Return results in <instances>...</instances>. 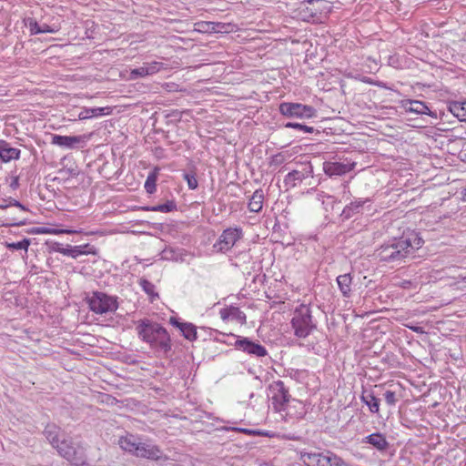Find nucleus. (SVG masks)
Instances as JSON below:
<instances>
[{"label": "nucleus", "instance_id": "34", "mask_svg": "<svg viewBox=\"0 0 466 466\" xmlns=\"http://www.w3.org/2000/svg\"><path fill=\"white\" fill-rule=\"evenodd\" d=\"M384 399L386 403L390 406H395L399 401V398H397L396 392L390 390L385 391Z\"/></svg>", "mask_w": 466, "mask_h": 466}, {"label": "nucleus", "instance_id": "3", "mask_svg": "<svg viewBox=\"0 0 466 466\" xmlns=\"http://www.w3.org/2000/svg\"><path fill=\"white\" fill-rule=\"evenodd\" d=\"M299 460L306 466H349L340 457L330 451H301Z\"/></svg>", "mask_w": 466, "mask_h": 466}, {"label": "nucleus", "instance_id": "20", "mask_svg": "<svg viewBox=\"0 0 466 466\" xmlns=\"http://www.w3.org/2000/svg\"><path fill=\"white\" fill-rule=\"evenodd\" d=\"M364 442L372 445L377 450L383 451H386L389 447V442L386 438L381 433H372L367 436L364 440Z\"/></svg>", "mask_w": 466, "mask_h": 466}, {"label": "nucleus", "instance_id": "51", "mask_svg": "<svg viewBox=\"0 0 466 466\" xmlns=\"http://www.w3.org/2000/svg\"><path fill=\"white\" fill-rule=\"evenodd\" d=\"M411 282L410 280H403L400 284V287L406 289L409 288Z\"/></svg>", "mask_w": 466, "mask_h": 466}, {"label": "nucleus", "instance_id": "32", "mask_svg": "<svg viewBox=\"0 0 466 466\" xmlns=\"http://www.w3.org/2000/svg\"><path fill=\"white\" fill-rule=\"evenodd\" d=\"M146 76H149V72H148L147 67H146L145 65L140 67L132 69L130 71V78L131 79H137L138 77H144Z\"/></svg>", "mask_w": 466, "mask_h": 466}, {"label": "nucleus", "instance_id": "1", "mask_svg": "<svg viewBox=\"0 0 466 466\" xmlns=\"http://www.w3.org/2000/svg\"><path fill=\"white\" fill-rule=\"evenodd\" d=\"M423 243L424 240L419 234L412 231L381 245L376 250V257L380 261L400 265L405 262L415 250L420 248Z\"/></svg>", "mask_w": 466, "mask_h": 466}, {"label": "nucleus", "instance_id": "9", "mask_svg": "<svg viewBox=\"0 0 466 466\" xmlns=\"http://www.w3.org/2000/svg\"><path fill=\"white\" fill-rule=\"evenodd\" d=\"M236 350L256 358H261L268 355L267 349L258 341H254L247 337H237L233 343Z\"/></svg>", "mask_w": 466, "mask_h": 466}, {"label": "nucleus", "instance_id": "44", "mask_svg": "<svg viewBox=\"0 0 466 466\" xmlns=\"http://www.w3.org/2000/svg\"><path fill=\"white\" fill-rule=\"evenodd\" d=\"M302 4H309V5H319V10H321V5H327L328 2L324 1V0H304L302 2Z\"/></svg>", "mask_w": 466, "mask_h": 466}, {"label": "nucleus", "instance_id": "45", "mask_svg": "<svg viewBox=\"0 0 466 466\" xmlns=\"http://www.w3.org/2000/svg\"><path fill=\"white\" fill-rule=\"evenodd\" d=\"M238 431L248 433V434L253 433V434L261 435V436H268V434L267 432H262L259 431H251V430H248V429H238Z\"/></svg>", "mask_w": 466, "mask_h": 466}, {"label": "nucleus", "instance_id": "42", "mask_svg": "<svg viewBox=\"0 0 466 466\" xmlns=\"http://www.w3.org/2000/svg\"><path fill=\"white\" fill-rule=\"evenodd\" d=\"M78 119L85 120L91 118V113L89 108H83L77 115Z\"/></svg>", "mask_w": 466, "mask_h": 466}, {"label": "nucleus", "instance_id": "12", "mask_svg": "<svg viewBox=\"0 0 466 466\" xmlns=\"http://www.w3.org/2000/svg\"><path fill=\"white\" fill-rule=\"evenodd\" d=\"M86 142V136L53 135L51 143L66 148H82Z\"/></svg>", "mask_w": 466, "mask_h": 466}, {"label": "nucleus", "instance_id": "2", "mask_svg": "<svg viewBox=\"0 0 466 466\" xmlns=\"http://www.w3.org/2000/svg\"><path fill=\"white\" fill-rule=\"evenodd\" d=\"M136 330L138 337L150 348L167 354L171 350V339L167 329L160 324L147 319H139L137 322Z\"/></svg>", "mask_w": 466, "mask_h": 466}, {"label": "nucleus", "instance_id": "14", "mask_svg": "<svg viewBox=\"0 0 466 466\" xmlns=\"http://www.w3.org/2000/svg\"><path fill=\"white\" fill-rule=\"evenodd\" d=\"M135 456L152 461H158L163 457V452L157 445L139 442Z\"/></svg>", "mask_w": 466, "mask_h": 466}, {"label": "nucleus", "instance_id": "13", "mask_svg": "<svg viewBox=\"0 0 466 466\" xmlns=\"http://www.w3.org/2000/svg\"><path fill=\"white\" fill-rule=\"evenodd\" d=\"M354 162H331L326 161L323 164V170L329 177L343 176L355 167Z\"/></svg>", "mask_w": 466, "mask_h": 466}, {"label": "nucleus", "instance_id": "22", "mask_svg": "<svg viewBox=\"0 0 466 466\" xmlns=\"http://www.w3.org/2000/svg\"><path fill=\"white\" fill-rule=\"evenodd\" d=\"M360 399L369 407L371 413H379L380 400L373 392L363 390Z\"/></svg>", "mask_w": 466, "mask_h": 466}, {"label": "nucleus", "instance_id": "33", "mask_svg": "<svg viewBox=\"0 0 466 466\" xmlns=\"http://www.w3.org/2000/svg\"><path fill=\"white\" fill-rule=\"evenodd\" d=\"M285 127L303 130L304 132H307V133H313L314 132V128L312 127H309V126H306V125H303V124H299V123H295V122H288V123H286L285 124Z\"/></svg>", "mask_w": 466, "mask_h": 466}, {"label": "nucleus", "instance_id": "11", "mask_svg": "<svg viewBox=\"0 0 466 466\" xmlns=\"http://www.w3.org/2000/svg\"><path fill=\"white\" fill-rule=\"evenodd\" d=\"M241 237L242 231L240 228H227L222 232L218 241L214 245V248H217L218 251L226 252L229 250Z\"/></svg>", "mask_w": 466, "mask_h": 466}, {"label": "nucleus", "instance_id": "47", "mask_svg": "<svg viewBox=\"0 0 466 466\" xmlns=\"http://www.w3.org/2000/svg\"><path fill=\"white\" fill-rule=\"evenodd\" d=\"M41 30H42V33H55V32H56V29L52 28L47 24L41 25Z\"/></svg>", "mask_w": 466, "mask_h": 466}, {"label": "nucleus", "instance_id": "23", "mask_svg": "<svg viewBox=\"0 0 466 466\" xmlns=\"http://www.w3.org/2000/svg\"><path fill=\"white\" fill-rule=\"evenodd\" d=\"M264 193L262 189H257L251 196L248 208L250 212L258 213L263 207Z\"/></svg>", "mask_w": 466, "mask_h": 466}, {"label": "nucleus", "instance_id": "28", "mask_svg": "<svg viewBox=\"0 0 466 466\" xmlns=\"http://www.w3.org/2000/svg\"><path fill=\"white\" fill-rule=\"evenodd\" d=\"M139 285L142 289L150 297L151 302L159 298L158 293L155 292V285L149 280L146 279H140Z\"/></svg>", "mask_w": 466, "mask_h": 466}, {"label": "nucleus", "instance_id": "19", "mask_svg": "<svg viewBox=\"0 0 466 466\" xmlns=\"http://www.w3.org/2000/svg\"><path fill=\"white\" fill-rule=\"evenodd\" d=\"M369 201H370L369 198H366L364 200L357 199V200L351 201L349 205H347L343 208V210L341 212V217L345 219H349V218H352L355 214L360 213L363 205Z\"/></svg>", "mask_w": 466, "mask_h": 466}, {"label": "nucleus", "instance_id": "16", "mask_svg": "<svg viewBox=\"0 0 466 466\" xmlns=\"http://www.w3.org/2000/svg\"><path fill=\"white\" fill-rule=\"evenodd\" d=\"M402 106L407 112L416 113L419 115H432V112L430 110L428 106L422 101L410 99L403 100Z\"/></svg>", "mask_w": 466, "mask_h": 466}, {"label": "nucleus", "instance_id": "8", "mask_svg": "<svg viewBox=\"0 0 466 466\" xmlns=\"http://www.w3.org/2000/svg\"><path fill=\"white\" fill-rule=\"evenodd\" d=\"M269 388L273 391L272 405L274 410L279 412L284 411L291 398L289 389L286 388L282 380L274 381Z\"/></svg>", "mask_w": 466, "mask_h": 466}, {"label": "nucleus", "instance_id": "30", "mask_svg": "<svg viewBox=\"0 0 466 466\" xmlns=\"http://www.w3.org/2000/svg\"><path fill=\"white\" fill-rule=\"evenodd\" d=\"M183 177L187 181V187L189 189L194 190V189L198 188V182L197 179V173H196L195 168L193 170H191L190 172H185L183 174Z\"/></svg>", "mask_w": 466, "mask_h": 466}, {"label": "nucleus", "instance_id": "38", "mask_svg": "<svg viewBox=\"0 0 466 466\" xmlns=\"http://www.w3.org/2000/svg\"><path fill=\"white\" fill-rule=\"evenodd\" d=\"M28 25H29V29H30L31 35H36V34L42 33L41 25H39L35 19L30 18Z\"/></svg>", "mask_w": 466, "mask_h": 466}, {"label": "nucleus", "instance_id": "7", "mask_svg": "<svg viewBox=\"0 0 466 466\" xmlns=\"http://www.w3.org/2000/svg\"><path fill=\"white\" fill-rule=\"evenodd\" d=\"M279 112L286 117L311 118L316 116L317 110L308 105L292 102H283L279 105Z\"/></svg>", "mask_w": 466, "mask_h": 466}, {"label": "nucleus", "instance_id": "46", "mask_svg": "<svg viewBox=\"0 0 466 466\" xmlns=\"http://www.w3.org/2000/svg\"><path fill=\"white\" fill-rule=\"evenodd\" d=\"M31 232L42 234V233H51V232H55V231L50 228H34Z\"/></svg>", "mask_w": 466, "mask_h": 466}, {"label": "nucleus", "instance_id": "40", "mask_svg": "<svg viewBox=\"0 0 466 466\" xmlns=\"http://www.w3.org/2000/svg\"><path fill=\"white\" fill-rule=\"evenodd\" d=\"M146 67H147L149 75H153L160 70L161 64L159 62H152L150 64H145Z\"/></svg>", "mask_w": 466, "mask_h": 466}, {"label": "nucleus", "instance_id": "37", "mask_svg": "<svg viewBox=\"0 0 466 466\" xmlns=\"http://www.w3.org/2000/svg\"><path fill=\"white\" fill-rule=\"evenodd\" d=\"M95 254V251L91 250H83L81 246L70 247V255L72 258H76L79 255L82 254Z\"/></svg>", "mask_w": 466, "mask_h": 466}, {"label": "nucleus", "instance_id": "17", "mask_svg": "<svg viewBox=\"0 0 466 466\" xmlns=\"http://www.w3.org/2000/svg\"><path fill=\"white\" fill-rule=\"evenodd\" d=\"M20 149L12 147L8 142L0 139V159L3 162H9L12 159H18Z\"/></svg>", "mask_w": 466, "mask_h": 466}, {"label": "nucleus", "instance_id": "48", "mask_svg": "<svg viewBox=\"0 0 466 466\" xmlns=\"http://www.w3.org/2000/svg\"><path fill=\"white\" fill-rule=\"evenodd\" d=\"M169 323L172 324L174 327L179 329V327H182L185 322H180L177 319L171 317L169 319Z\"/></svg>", "mask_w": 466, "mask_h": 466}, {"label": "nucleus", "instance_id": "29", "mask_svg": "<svg viewBox=\"0 0 466 466\" xmlns=\"http://www.w3.org/2000/svg\"><path fill=\"white\" fill-rule=\"evenodd\" d=\"M230 319H235L240 324L246 323V314L238 307L230 306L228 308Z\"/></svg>", "mask_w": 466, "mask_h": 466}, {"label": "nucleus", "instance_id": "31", "mask_svg": "<svg viewBox=\"0 0 466 466\" xmlns=\"http://www.w3.org/2000/svg\"><path fill=\"white\" fill-rule=\"evenodd\" d=\"M29 245H30V239H28V238H24L23 240L18 241V242H12V243L6 242V244H5L6 248L10 250L24 249L25 252H27Z\"/></svg>", "mask_w": 466, "mask_h": 466}, {"label": "nucleus", "instance_id": "25", "mask_svg": "<svg viewBox=\"0 0 466 466\" xmlns=\"http://www.w3.org/2000/svg\"><path fill=\"white\" fill-rule=\"evenodd\" d=\"M183 337L190 341L198 339L197 327L189 322H185L182 327H179Z\"/></svg>", "mask_w": 466, "mask_h": 466}, {"label": "nucleus", "instance_id": "49", "mask_svg": "<svg viewBox=\"0 0 466 466\" xmlns=\"http://www.w3.org/2000/svg\"><path fill=\"white\" fill-rule=\"evenodd\" d=\"M55 250L63 255H66V256L70 255V247H68V248L57 247L56 248H55Z\"/></svg>", "mask_w": 466, "mask_h": 466}, {"label": "nucleus", "instance_id": "6", "mask_svg": "<svg viewBox=\"0 0 466 466\" xmlns=\"http://www.w3.org/2000/svg\"><path fill=\"white\" fill-rule=\"evenodd\" d=\"M89 309L96 314H105L115 311L117 309L116 299L104 292L94 291L87 298Z\"/></svg>", "mask_w": 466, "mask_h": 466}, {"label": "nucleus", "instance_id": "50", "mask_svg": "<svg viewBox=\"0 0 466 466\" xmlns=\"http://www.w3.org/2000/svg\"><path fill=\"white\" fill-rule=\"evenodd\" d=\"M220 316L223 319H230V316L228 314V308L227 309H223L220 310Z\"/></svg>", "mask_w": 466, "mask_h": 466}, {"label": "nucleus", "instance_id": "53", "mask_svg": "<svg viewBox=\"0 0 466 466\" xmlns=\"http://www.w3.org/2000/svg\"><path fill=\"white\" fill-rule=\"evenodd\" d=\"M420 329V328H413L412 329H413L414 331H419V329Z\"/></svg>", "mask_w": 466, "mask_h": 466}, {"label": "nucleus", "instance_id": "36", "mask_svg": "<svg viewBox=\"0 0 466 466\" xmlns=\"http://www.w3.org/2000/svg\"><path fill=\"white\" fill-rule=\"evenodd\" d=\"M90 109V113H91V116H104V115H109L111 112H112V109L111 107H94V108H89Z\"/></svg>", "mask_w": 466, "mask_h": 466}, {"label": "nucleus", "instance_id": "35", "mask_svg": "<svg viewBox=\"0 0 466 466\" xmlns=\"http://www.w3.org/2000/svg\"><path fill=\"white\" fill-rule=\"evenodd\" d=\"M198 25H199V28H198L199 31H204V32H208V31L218 32V31H220L218 29L219 24L208 22V23L199 24Z\"/></svg>", "mask_w": 466, "mask_h": 466}, {"label": "nucleus", "instance_id": "4", "mask_svg": "<svg viewBox=\"0 0 466 466\" xmlns=\"http://www.w3.org/2000/svg\"><path fill=\"white\" fill-rule=\"evenodd\" d=\"M291 326L294 329V335L300 339L307 338L317 329L316 323L312 320L310 308L308 305L301 304L295 309Z\"/></svg>", "mask_w": 466, "mask_h": 466}, {"label": "nucleus", "instance_id": "41", "mask_svg": "<svg viewBox=\"0 0 466 466\" xmlns=\"http://www.w3.org/2000/svg\"><path fill=\"white\" fill-rule=\"evenodd\" d=\"M11 206L17 207V208H21L22 210H28L24 205H22L19 201H17L15 199H13L12 201H10V203L8 205H0V208H6Z\"/></svg>", "mask_w": 466, "mask_h": 466}, {"label": "nucleus", "instance_id": "52", "mask_svg": "<svg viewBox=\"0 0 466 466\" xmlns=\"http://www.w3.org/2000/svg\"><path fill=\"white\" fill-rule=\"evenodd\" d=\"M17 186H18V179H17V177H15V178L14 179V181L11 183V187H12L13 188H16V187H17Z\"/></svg>", "mask_w": 466, "mask_h": 466}, {"label": "nucleus", "instance_id": "24", "mask_svg": "<svg viewBox=\"0 0 466 466\" xmlns=\"http://www.w3.org/2000/svg\"><path fill=\"white\" fill-rule=\"evenodd\" d=\"M449 111L460 121L466 122V101H452L449 104Z\"/></svg>", "mask_w": 466, "mask_h": 466}, {"label": "nucleus", "instance_id": "10", "mask_svg": "<svg viewBox=\"0 0 466 466\" xmlns=\"http://www.w3.org/2000/svg\"><path fill=\"white\" fill-rule=\"evenodd\" d=\"M313 176V167L309 161L298 164L297 168L291 170L284 178V183L289 187H296L298 183Z\"/></svg>", "mask_w": 466, "mask_h": 466}, {"label": "nucleus", "instance_id": "21", "mask_svg": "<svg viewBox=\"0 0 466 466\" xmlns=\"http://www.w3.org/2000/svg\"><path fill=\"white\" fill-rule=\"evenodd\" d=\"M118 444L125 451L136 455L139 441H137L136 436L129 434L121 437L118 441Z\"/></svg>", "mask_w": 466, "mask_h": 466}, {"label": "nucleus", "instance_id": "15", "mask_svg": "<svg viewBox=\"0 0 466 466\" xmlns=\"http://www.w3.org/2000/svg\"><path fill=\"white\" fill-rule=\"evenodd\" d=\"M61 428L55 423H48L43 431V434L56 450L58 448L59 444H61L60 434Z\"/></svg>", "mask_w": 466, "mask_h": 466}, {"label": "nucleus", "instance_id": "27", "mask_svg": "<svg viewBox=\"0 0 466 466\" xmlns=\"http://www.w3.org/2000/svg\"><path fill=\"white\" fill-rule=\"evenodd\" d=\"M158 172L159 168L156 167L147 177L145 182V189L148 194H153L156 191Z\"/></svg>", "mask_w": 466, "mask_h": 466}, {"label": "nucleus", "instance_id": "26", "mask_svg": "<svg viewBox=\"0 0 466 466\" xmlns=\"http://www.w3.org/2000/svg\"><path fill=\"white\" fill-rule=\"evenodd\" d=\"M145 209L156 212L168 213L177 210V204L174 200H167L164 204L147 207Z\"/></svg>", "mask_w": 466, "mask_h": 466}, {"label": "nucleus", "instance_id": "18", "mask_svg": "<svg viewBox=\"0 0 466 466\" xmlns=\"http://www.w3.org/2000/svg\"><path fill=\"white\" fill-rule=\"evenodd\" d=\"M337 283L344 298H350L352 295V277L350 273L342 274L337 277Z\"/></svg>", "mask_w": 466, "mask_h": 466}, {"label": "nucleus", "instance_id": "5", "mask_svg": "<svg viewBox=\"0 0 466 466\" xmlns=\"http://www.w3.org/2000/svg\"><path fill=\"white\" fill-rule=\"evenodd\" d=\"M58 454L75 466L86 464V448L81 441L64 438L56 449Z\"/></svg>", "mask_w": 466, "mask_h": 466}, {"label": "nucleus", "instance_id": "39", "mask_svg": "<svg viewBox=\"0 0 466 466\" xmlns=\"http://www.w3.org/2000/svg\"><path fill=\"white\" fill-rule=\"evenodd\" d=\"M285 161V157L281 153H278L272 156L269 165L270 166H279L281 165Z\"/></svg>", "mask_w": 466, "mask_h": 466}, {"label": "nucleus", "instance_id": "43", "mask_svg": "<svg viewBox=\"0 0 466 466\" xmlns=\"http://www.w3.org/2000/svg\"><path fill=\"white\" fill-rule=\"evenodd\" d=\"M9 220H10V222H8L7 225H10V226H22L26 223V218H13Z\"/></svg>", "mask_w": 466, "mask_h": 466}]
</instances>
